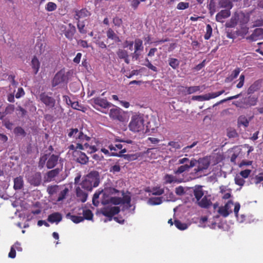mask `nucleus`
I'll return each mask as SVG.
<instances>
[{
  "mask_svg": "<svg viewBox=\"0 0 263 263\" xmlns=\"http://www.w3.org/2000/svg\"><path fill=\"white\" fill-rule=\"evenodd\" d=\"M106 35L108 39L114 40L116 42H119L121 41L119 37L117 36L114 31L111 28H109L107 30Z\"/></svg>",
  "mask_w": 263,
  "mask_h": 263,
  "instance_id": "nucleus-27",
  "label": "nucleus"
},
{
  "mask_svg": "<svg viewBox=\"0 0 263 263\" xmlns=\"http://www.w3.org/2000/svg\"><path fill=\"white\" fill-rule=\"evenodd\" d=\"M134 44V48L136 51H142L143 50V42L141 39H136L135 40Z\"/></svg>",
  "mask_w": 263,
  "mask_h": 263,
  "instance_id": "nucleus-35",
  "label": "nucleus"
},
{
  "mask_svg": "<svg viewBox=\"0 0 263 263\" xmlns=\"http://www.w3.org/2000/svg\"><path fill=\"white\" fill-rule=\"evenodd\" d=\"M147 192H151L153 195H161L164 192V189L161 188L160 187H154L152 188V191H146Z\"/></svg>",
  "mask_w": 263,
  "mask_h": 263,
  "instance_id": "nucleus-36",
  "label": "nucleus"
},
{
  "mask_svg": "<svg viewBox=\"0 0 263 263\" xmlns=\"http://www.w3.org/2000/svg\"><path fill=\"white\" fill-rule=\"evenodd\" d=\"M123 145L121 144H116L115 145L110 144L108 146V148L110 150V151H114L113 152H116L119 149H123Z\"/></svg>",
  "mask_w": 263,
  "mask_h": 263,
  "instance_id": "nucleus-47",
  "label": "nucleus"
},
{
  "mask_svg": "<svg viewBox=\"0 0 263 263\" xmlns=\"http://www.w3.org/2000/svg\"><path fill=\"white\" fill-rule=\"evenodd\" d=\"M212 202L210 199L205 196L199 201H197V204L201 208L208 209L212 204Z\"/></svg>",
  "mask_w": 263,
  "mask_h": 263,
  "instance_id": "nucleus-21",
  "label": "nucleus"
},
{
  "mask_svg": "<svg viewBox=\"0 0 263 263\" xmlns=\"http://www.w3.org/2000/svg\"><path fill=\"white\" fill-rule=\"evenodd\" d=\"M168 145L171 146L175 149H178L181 148V146L178 142L170 141L168 143Z\"/></svg>",
  "mask_w": 263,
  "mask_h": 263,
  "instance_id": "nucleus-60",
  "label": "nucleus"
},
{
  "mask_svg": "<svg viewBox=\"0 0 263 263\" xmlns=\"http://www.w3.org/2000/svg\"><path fill=\"white\" fill-rule=\"evenodd\" d=\"M76 139L81 143H83L85 141H89L90 140V137L84 134L82 131H79L78 135L76 137Z\"/></svg>",
  "mask_w": 263,
  "mask_h": 263,
  "instance_id": "nucleus-30",
  "label": "nucleus"
},
{
  "mask_svg": "<svg viewBox=\"0 0 263 263\" xmlns=\"http://www.w3.org/2000/svg\"><path fill=\"white\" fill-rule=\"evenodd\" d=\"M102 204L106 205L110 203L115 205H118L121 203V198L117 197H111L109 199H103L101 201Z\"/></svg>",
  "mask_w": 263,
  "mask_h": 263,
  "instance_id": "nucleus-20",
  "label": "nucleus"
},
{
  "mask_svg": "<svg viewBox=\"0 0 263 263\" xmlns=\"http://www.w3.org/2000/svg\"><path fill=\"white\" fill-rule=\"evenodd\" d=\"M259 88L260 85L259 82L255 81L248 88L247 93L248 95L253 93L255 91L259 90Z\"/></svg>",
  "mask_w": 263,
  "mask_h": 263,
  "instance_id": "nucleus-33",
  "label": "nucleus"
},
{
  "mask_svg": "<svg viewBox=\"0 0 263 263\" xmlns=\"http://www.w3.org/2000/svg\"><path fill=\"white\" fill-rule=\"evenodd\" d=\"M258 98L255 96H249L244 99L243 104L244 108L255 106L257 102Z\"/></svg>",
  "mask_w": 263,
  "mask_h": 263,
  "instance_id": "nucleus-17",
  "label": "nucleus"
},
{
  "mask_svg": "<svg viewBox=\"0 0 263 263\" xmlns=\"http://www.w3.org/2000/svg\"><path fill=\"white\" fill-rule=\"evenodd\" d=\"M100 183V175L97 171L90 172L84 178L81 183L82 189L88 191L92 190L93 187L99 185Z\"/></svg>",
  "mask_w": 263,
  "mask_h": 263,
  "instance_id": "nucleus-1",
  "label": "nucleus"
},
{
  "mask_svg": "<svg viewBox=\"0 0 263 263\" xmlns=\"http://www.w3.org/2000/svg\"><path fill=\"white\" fill-rule=\"evenodd\" d=\"M59 159L58 155L45 154L40 157L38 162V167L40 169H42L46 164L48 169L53 168L58 164Z\"/></svg>",
  "mask_w": 263,
  "mask_h": 263,
  "instance_id": "nucleus-2",
  "label": "nucleus"
},
{
  "mask_svg": "<svg viewBox=\"0 0 263 263\" xmlns=\"http://www.w3.org/2000/svg\"><path fill=\"white\" fill-rule=\"evenodd\" d=\"M197 163L198 165L196 168H195L194 172L197 175H198V173L206 170L210 165V162L206 158L200 159Z\"/></svg>",
  "mask_w": 263,
  "mask_h": 263,
  "instance_id": "nucleus-10",
  "label": "nucleus"
},
{
  "mask_svg": "<svg viewBox=\"0 0 263 263\" xmlns=\"http://www.w3.org/2000/svg\"><path fill=\"white\" fill-rule=\"evenodd\" d=\"M208 8L211 15H213L216 11L215 5L214 0H211L210 4L208 6Z\"/></svg>",
  "mask_w": 263,
  "mask_h": 263,
  "instance_id": "nucleus-49",
  "label": "nucleus"
},
{
  "mask_svg": "<svg viewBox=\"0 0 263 263\" xmlns=\"http://www.w3.org/2000/svg\"><path fill=\"white\" fill-rule=\"evenodd\" d=\"M117 54L118 58L120 59L126 58V57H128V52L124 49H119L117 52Z\"/></svg>",
  "mask_w": 263,
  "mask_h": 263,
  "instance_id": "nucleus-46",
  "label": "nucleus"
},
{
  "mask_svg": "<svg viewBox=\"0 0 263 263\" xmlns=\"http://www.w3.org/2000/svg\"><path fill=\"white\" fill-rule=\"evenodd\" d=\"M77 27L80 33L86 34L87 33V30L84 22H80V21H78Z\"/></svg>",
  "mask_w": 263,
  "mask_h": 263,
  "instance_id": "nucleus-42",
  "label": "nucleus"
},
{
  "mask_svg": "<svg viewBox=\"0 0 263 263\" xmlns=\"http://www.w3.org/2000/svg\"><path fill=\"white\" fill-rule=\"evenodd\" d=\"M57 8V5L53 2H48L46 5V9L48 11H53Z\"/></svg>",
  "mask_w": 263,
  "mask_h": 263,
  "instance_id": "nucleus-48",
  "label": "nucleus"
},
{
  "mask_svg": "<svg viewBox=\"0 0 263 263\" xmlns=\"http://www.w3.org/2000/svg\"><path fill=\"white\" fill-rule=\"evenodd\" d=\"M69 132L68 134L69 137H72V136H77L76 135L79 133V129L78 128H70Z\"/></svg>",
  "mask_w": 263,
  "mask_h": 263,
  "instance_id": "nucleus-63",
  "label": "nucleus"
},
{
  "mask_svg": "<svg viewBox=\"0 0 263 263\" xmlns=\"http://www.w3.org/2000/svg\"><path fill=\"white\" fill-rule=\"evenodd\" d=\"M120 211V208L118 206H106L101 209V213L109 218L111 220L113 216L118 214Z\"/></svg>",
  "mask_w": 263,
  "mask_h": 263,
  "instance_id": "nucleus-7",
  "label": "nucleus"
},
{
  "mask_svg": "<svg viewBox=\"0 0 263 263\" xmlns=\"http://www.w3.org/2000/svg\"><path fill=\"white\" fill-rule=\"evenodd\" d=\"M112 22L115 26L118 27H120L123 23V21L122 18L119 17L118 16H116L113 18Z\"/></svg>",
  "mask_w": 263,
  "mask_h": 263,
  "instance_id": "nucleus-54",
  "label": "nucleus"
},
{
  "mask_svg": "<svg viewBox=\"0 0 263 263\" xmlns=\"http://www.w3.org/2000/svg\"><path fill=\"white\" fill-rule=\"evenodd\" d=\"M83 217L84 219H86L88 220H92L93 214L92 213L91 211L89 209L84 210L83 211Z\"/></svg>",
  "mask_w": 263,
  "mask_h": 263,
  "instance_id": "nucleus-39",
  "label": "nucleus"
},
{
  "mask_svg": "<svg viewBox=\"0 0 263 263\" xmlns=\"http://www.w3.org/2000/svg\"><path fill=\"white\" fill-rule=\"evenodd\" d=\"M218 5L220 8L230 10L233 7V3L231 0H219Z\"/></svg>",
  "mask_w": 263,
  "mask_h": 263,
  "instance_id": "nucleus-24",
  "label": "nucleus"
},
{
  "mask_svg": "<svg viewBox=\"0 0 263 263\" xmlns=\"http://www.w3.org/2000/svg\"><path fill=\"white\" fill-rule=\"evenodd\" d=\"M162 197H151L148 199V203L152 205H159L162 202Z\"/></svg>",
  "mask_w": 263,
  "mask_h": 263,
  "instance_id": "nucleus-38",
  "label": "nucleus"
},
{
  "mask_svg": "<svg viewBox=\"0 0 263 263\" xmlns=\"http://www.w3.org/2000/svg\"><path fill=\"white\" fill-rule=\"evenodd\" d=\"M245 76L244 74H241L239 78V83L236 85L237 88H241L243 87L245 83Z\"/></svg>",
  "mask_w": 263,
  "mask_h": 263,
  "instance_id": "nucleus-55",
  "label": "nucleus"
},
{
  "mask_svg": "<svg viewBox=\"0 0 263 263\" xmlns=\"http://www.w3.org/2000/svg\"><path fill=\"white\" fill-rule=\"evenodd\" d=\"M92 103L103 108H107L110 106V103L106 99L96 97L91 99Z\"/></svg>",
  "mask_w": 263,
  "mask_h": 263,
  "instance_id": "nucleus-14",
  "label": "nucleus"
},
{
  "mask_svg": "<svg viewBox=\"0 0 263 263\" xmlns=\"http://www.w3.org/2000/svg\"><path fill=\"white\" fill-rule=\"evenodd\" d=\"M197 161L196 160H192L190 161V164H185L178 167V168L174 171V173L176 175L182 174L186 171H188L189 169L196 166Z\"/></svg>",
  "mask_w": 263,
  "mask_h": 263,
  "instance_id": "nucleus-13",
  "label": "nucleus"
},
{
  "mask_svg": "<svg viewBox=\"0 0 263 263\" xmlns=\"http://www.w3.org/2000/svg\"><path fill=\"white\" fill-rule=\"evenodd\" d=\"M59 190V185H49L47 188V192L48 194L51 196L57 193Z\"/></svg>",
  "mask_w": 263,
  "mask_h": 263,
  "instance_id": "nucleus-37",
  "label": "nucleus"
},
{
  "mask_svg": "<svg viewBox=\"0 0 263 263\" xmlns=\"http://www.w3.org/2000/svg\"><path fill=\"white\" fill-rule=\"evenodd\" d=\"M174 224L177 228L180 230H184L187 228V226L185 223L181 222L179 220H175Z\"/></svg>",
  "mask_w": 263,
  "mask_h": 263,
  "instance_id": "nucleus-43",
  "label": "nucleus"
},
{
  "mask_svg": "<svg viewBox=\"0 0 263 263\" xmlns=\"http://www.w3.org/2000/svg\"><path fill=\"white\" fill-rule=\"evenodd\" d=\"M76 195L82 202H85L87 199L88 194L84 192L80 187L76 188Z\"/></svg>",
  "mask_w": 263,
  "mask_h": 263,
  "instance_id": "nucleus-22",
  "label": "nucleus"
},
{
  "mask_svg": "<svg viewBox=\"0 0 263 263\" xmlns=\"http://www.w3.org/2000/svg\"><path fill=\"white\" fill-rule=\"evenodd\" d=\"M70 219L74 223H78L80 222H82L84 220V218L82 216H78L76 215H71L70 217Z\"/></svg>",
  "mask_w": 263,
  "mask_h": 263,
  "instance_id": "nucleus-53",
  "label": "nucleus"
},
{
  "mask_svg": "<svg viewBox=\"0 0 263 263\" xmlns=\"http://www.w3.org/2000/svg\"><path fill=\"white\" fill-rule=\"evenodd\" d=\"M24 185V181L22 177H17L14 179L13 188L15 190H21Z\"/></svg>",
  "mask_w": 263,
  "mask_h": 263,
  "instance_id": "nucleus-26",
  "label": "nucleus"
},
{
  "mask_svg": "<svg viewBox=\"0 0 263 263\" xmlns=\"http://www.w3.org/2000/svg\"><path fill=\"white\" fill-rule=\"evenodd\" d=\"M145 120L142 114H135L132 117L129 124V129L135 133L143 132L145 127Z\"/></svg>",
  "mask_w": 263,
  "mask_h": 263,
  "instance_id": "nucleus-3",
  "label": "nucleus"
},
{
  "mask_svg": "<svg viewBox=\"0 0 263 263\" xmlns=\"http://www.w3.org/2000/svg\"><path fill=\"white\" fill-rule=\"evenodd\" d=\"M245 182V180L243 178L241 177V176L236 175L235 177V183L239 185V186H242Z\"/></svg>",
  "mask_w": 263,
  "mask_h": 263,
  "instance_id": "nucleus-52",
  "label": "nucleus"
},
{
  "mask_svg": "<svg viewBox=\"0 0 263 263\" xmlns=\"http://www.w3.org/2000/svg\"><path fill=\"white\" fill-rule=\"evenodd\" d=\"M253 32L254 34L258 37V39L263 38V29L262 28H256L255 29Z\"/></svg>",
  "mask_w": 263,
  "mask_h": 263,
  "instance_id": "nucleus-57",
  "label": "nucleus"
},
{
  "mask_svg": "<svg viewBox=\"0 0 263 263\" xmlns=\"http://www.w3.org/2000/svg\"><path fill=\"white\" fill-rule=\"evenodd\" d=\"M231 13L230 9H225L224 10H222L216 14V20L217 22L223 23V20L230 17Z\"/></svg>",
  "mask_w": 263,
  "mask_h": 263,
  "instance_id": "nucleus-16",
  "label": "nucleus"
},
{
  "mask_svg": "<svg viewBox=\"0 0 263 263\" xmlns=\"http://www.w3.org/2000/svg\"><path fill=\"white\" fill-rule=\"evenodd\" d=\"M190 4L187 2H180L177 6V9L178 10H184L189 7Z\"/></svg>",
  "mask_w": 263,
  "mask_h": 263,
  "instance_id": "nucleus-50",
  "label": "nucleus"
},
{
  "mask_svg": "<svg viewBox=\"0 0 263 263\" xmlns=\"http://www.w3.org/2000/svg\"><path fill=\"white\" fill-rule=\"evenodd\" d=\"M51 95V93L42 92L39 95V99L46 107L52 108L55 106V100Z\"/></svg>",
  "mask_w": 263,
  "mask_h": 263,
  "instance_id": "nucleus-5",
  "label": "nucleus"
},
{
  "mask_svg": "<svg viewBox=\"0 0 263 263\" xmlns=\"http://www.w3.org/2000/svg\"><path fill=\"white\" fill-rule=\"evenodd\" d=\"M212 34V28L210 24H208V25H206V32L204 35V39L206 40H209L211 37Z\"/></svg>",
  "mask_w": 263,
  "mask_h": 263,
  "instance_id": "nucleus-45",
  "label": "nucleus"
},
{
  "mask_svg": "<svg viewBox=\"0 0 263 263\" xmlns=\"http://www.w3.org/2000/svg\"><path fill=\"white\" fill-rule=\"evenodd\" d=\"M68 192L69 190L67 187H65L63 190L61 191V192L59 194V196L58 197L57 201L58 202H60L65 199Z\"/></svg>",
  "mask_w": 263,
  "mask_h": 263,
  "instance_id": "nucleus-40",
  "label": "nucleus"
},
{
  "mask_svg": "<svg viewBox=\"0 0 263 263\" xmlns=\"http://www.w3.org/2000/svg\"><path fill=\"white\" fill-rule=\"evenodd\" d=\"M73 156L75 161L81 164H86L89 161V158L86 155L80 151L73 152Z\"/></svg>",
  "mask_w": 263,
  "mask_h": 263,
  "instance_id": "nucleus-8",
  "label": "nucleus"
},
{
  "mask_svg": "<svg viewBox=\"0 0 263 263\" xmlns=\"http://www.w3.org/2000/svg\"><path fill=\"white\" fill-rule=\"evenodd\" d=\"M62 220V215L59 212H54L48 216L47 220L50 223L58 224Z\"/></svg>",
  "mask_w": 263,
  "mask_h": 263,
  "instance_id": "nucleus-18",
  "label": "nucleus"
},
{
  "mask_svg": "<svg viewBox=\"0 0 263 263\" xmlns=\"http://www.w3.org/2000/svg\"><path fill=\"white\" fill-rule=\"evenodd\" d=\"M61 171L62 168H56L48 171L44 176V182H50L53 181Z\"/></svg>",
  "mask_w": 263,
  "mask_h": 263,
  "instance_id": "nucleus-9",
  "label": "nucleus"
},
{
  "mask_svg": "<svg viewBox=\"0 0 263 263\" xmlns=\"http://www.w3.org/2000/svg\"><path fill=\"white\" fill-rule=\"evenodd\" d=\"M25 95V92L22 87H20L17 89V91L15 94V97L17 99H19L21 97L24 96Z\"/></svg>",
  "mask_w": 263,
  "mask_h": 263,
  "instance_id": "nucleus-61",
  "label": "nucleus"
},
{
  "mask_svg": "<svg viewBox=\"0 0 263 263\" xmlns=\"http://www.w3.org/2000/svg\"><path fill=\"white\" fill-rule=\"evenodd\" d=\"M25 177L31 185L38 186L41 184L42 175L39 172H29L26 174Z\"/></svg>",
  "mask_w": 263,
  "mask_h": 263,
  "instance_id": "nucleus-4",
  "label": "nucleus"
},
{
  "mask_svg": "<svg viewBox=\"0 0 263 263\" xmlns=\"http://www.w3.org/2000/svg\"><path fill=\"white\" fill-rule=\"evenodd\" d=\"M69 102L71 104V106L72 108H73L74 109H77L79 110H81L80 107H81V106L79 105L78 102L76 101V102H72L70 100V99H69Z\"/></svg>",
  "mask_w": 263,
  "mask_h": 263,
  "instance_id": "nucleus-62",
  "label": "nucleus"
},
{
  "mask_svg": "<svg viewBox=\"0 0 263 263\" xmlns=\"http://www.w3.org/2000/svg\"><path fill=\"white\" fill-rule=\"evenodd\" d=\"M251 170L248 169L242 171L239 173L240 176L243 178H247L249 177V175L251 173Z\"/></svg>",
  "mask_w": 263,
  "mask_h": 263,
  "instance_id": "nucleus-59",
  "label": "nucleus"
},
{
  "mask_svg": "<svg viewBox=\"0 0 263 263\" xmlns=\"http://www.w3.org/2000/svg\"><path fill=\"white\" fill-rule=\"evenodd\" d=\"M14 110V105L12 104H9L5 108V111L3 113L5 114V116L9 114H11Z\"/></svg>",
  "mask_w": 263,
  "mask_h": 263,
  "instance_id": "nucleus-56",
  "label": "nucleus"
},
{
  "mask_svg": "<svg viewBox=\"0 0 263 263\" xmlns=\"http://www.w3.org/2000/svg\"><path fill=\"white\" fill-rule=\"evenodd\" d=\"M90 15V12L85 8L76 11L74 18L79 21L80 18L86 17Z\"/></svg>",
  "mask_w": 263,
  "mask_h": 263,
  "instance_id": "nucleus-19",
  "label": "nucleus"
},
{
  "mask_svg": "<svg viewBox=\"0 0 263 263\" xmlns=\"http://www.w3.org/2000/svg\"><path fill=\"white\" fill-rule=\"evenodd\" d=\"M121 170L120 166L119 164H115L113 166H112L110 168V172H112L114 173L119 172Z\"/></svg>",
  "mask_w": 263,
  "mask_h": 263,
  "instance_id": "nucleus-64",
  "label": "nucleus"
},
{
  "mask_svg": "<svg viewBox=\"0 0 263 263\" xmlns=\"http://www.w3.org/2000/svg\"><path fill=\"white\" fill-rule=\"evenodd\" d=\"M193 194L196 199L197 201H199V200H200L203 196V192L201 187L198 186L195 188L194 190Z\"/></svg>",
  "mask_w": 263,
  "mask_h": 263,
  "instance_id": "nucleus-31",
  "label": "nucleus"
},
{
  "mask_svg": "<svg viewBox=\"0 0 263 263\" xmlns=\"http://www.w3.org/2000/svg\"><path fill=\"white\" fill-rule=\"evenodd\" d=\"M201 87L200 86H194L190 87H186V93L188 95L192 94L200 90Z\"/></svg>",
  "mask_w": 263,
  "mask_h": 263,
  "instance_id": "nucleus-41",
  "label": "nucleus"
},
{
  "mask_svg": "<svg viewBox=\"0 0 263 263\" xmlns=\"http://www.w3.org/2000/svg\"><path fill=\"white\" fill-rule=\"evenodd\" d=\"M218 212L223 217H227L230 213L232 212V211L230 210V212H228L223 206H221L219 208Z\"/></svg>",
  "mask_w": 263,
  "mask_h": 263,
  "instance_id": "nucleus-44",
  "label": "nucleus"
},
{
  "mask_svg": "<svg viewBox=\"0 0 263 263\" xmlns=\"http://www.w3.org/2000/svg\"><path fill=\"white\" fill-rule=\"evenodd\" d=\"M126 152V149L124 148H123V149H121L119 153L117 152H112L110 155L112 156L123 157L124 159L129 161L135 160L137 159V156L135 154H123Z\"/></svg>",
  "mask_w": 263,
  "mask_h": 263,
  "instance_id": "nucleus-11",
  "label": "nucleus"
},
{
  "mask_svg": "<svg viewBox=\"0 0 263 263\" xmlns=\"http://www.w3.org/2000/svg\"><path fill=\"white\" fill-rule=\"evenodd\" d=\"M164 183L165 184L179 182L176 177L172 175L166 174L164 177Z\"/></svg>",
  "mask_w": 263,
  "mask_h": 263,
  "instance_id": "nucleus-34",
  "label": "nucleus"
},
{
  "mask_svg": "<svg viewBox=\"0 0 263 263\" xmlns=\"http://www.w3.org/2000/svg\"><path fill=\"white\" fill-rule=\"evenodd\" d=\"M109 116L112 119L119 121H123L124 120V117L119 108H111L109 111Z\"/></svg>",
  "mask_w": 263,
  "mask_h": 263,
  "instance_id": "nucleus-15",
  "label": "nucleus"
},
{
  "mask_svg": "<svg viewBox=\"0 0 263 263\" xmlns=\"http://www.w3.org/2000/svg\"><path fill=\"white\" fill-rule=\"evenodd\" d=\"M168 65L174 70H176L179 68L180 61L174 58H169L168 59Z\"/></svg>",
  "mask_w": 263,
  "mask_h": 263,
  "instance_id": "nucleus-29",
  "label": "nucleus"
},
{
  "mask_svg": "<svg viewBox=\"0 0 263 263\" xmlns=\"http://www.w3.org/2000/svg\"><path fill=\"white\" fill-rule=\"evenodd\" d=\"M240 72L239 68H235L231 73V74L226 78L225 82L227 83L231 82L233 80L236 79L239 75Z\"/></svg>",
  "mask_w": 263,
  "mask_h": 263,
  "instance_id": "nucleus-25",
  "label": "nucleus"
},
{
  "mask_svg": "<svg viewBox=\"0 0 263 263\" xmlns=\"http://www.w3.org/2000/svg\"><path fill=\"white\" fill-rule=\"evenodd\" d=\"M131 201L130 196L129 195H124L121 198V203L130 204Z\"/></svg>",
  "mask_w": 263,
  "mask_h": 263,
  "instance_id": "nucleus-58",
  "label": "nucleus"
},
{
  "mask_svg": "<svg viewBox=\"0 0 263 263\" xmlns=\"http://www.w3.org/2000/svg\"><path fill=\"white\" fill-rule=\"evenodd\" d=\"M238 16L236 13H235L234 15L231 17L230 20L226 23V27L227 28H233L237 24Z\"/></svg>",
  "mask_w": 263,
  "mask_h": 263,
  "instance_id": "nucleus-28",
  "label": "nucleus"
},
{
  "mask_svg": "<svg viewBox=\"0 0 263 263\" xmlns=\"http://www.w3.org/2000/svg\"><path fill=\"white\" fill-rule=\"evenodd\" d=\"M250 120H248L247 117L243 115L240 116L238 117L237 123L239 126L243 125L245 127L249 126Z\"/></svg>",
  "mask_w": 263,
  "mask_h": 263,
  "instance_id": "nucleus-32",
  "label": "nucleus"
},
{
  "mask_svg": "<svg viewBox=\"0 0 263 263\" xmlns=\"http://www.w3.org/2000/svg\"><path fill=\"white\" fill-rule=\"evenodd\" d=\"M14 133L17 135H21L23 136L26 135V132L24 129L20 126L15 127L14 129Z\"/></svg>",
  "mask_w": 263,
  "mask_h": 263,
  "instance_id": "nucleus-51",
  "label": "nucleus"
},
{
  "mask_svg": "<svg viewBox=\"0 0 263 263\" xmlns=\"http://www.w3.org/2000/svg\"><path fill=\"white\" fill-rule=\"evenodd\" d=\"M66 78L64 71L61 70L58 72L54 76L52 82L53 87H55L59 84L64 82Z\"/></svg>",
  "mask_w": 263,
  "mask_h": 263,
  "instance_id": "nucleus-12",
  "label": "nucleus"
},
{
  "mask_svg": "<svg viewBox=\"0 0 263 263\" xmlns=\"http://www.w3.org/2000/svg\"><path fill=\"white\" fill-rule=\"evenodd\" d=\"M31 66L34 74H36L40 67V62L36 56H34L31 60Z\"/></svg>",
  "mask_w": 263,
  "mask_h": 263,
  "instance_id": "nucleus-23",
  "label": "nucleus"
},
{
  "mask_svg": "<svg viewBox=\"0 0 263 263\" xmlns=\"http://www.w3.org/2000/svg\"><path fill=\"white\" fill-rule=\"evenodd\" d=\"M61 30L65 37L70 41L73 40V36L76 32L75 26L71 23H69L67 26L62 25Z\"/></svg>",
  "mask_w": 263,
  "mask_h": 263,
  "instance_id": "nucleus-6",
  "label": "nucleus"
}]
</instances>
